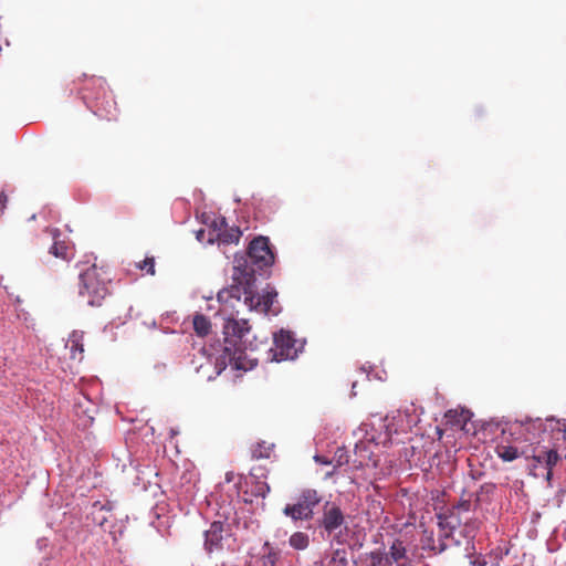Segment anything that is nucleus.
I'll use <instances>...</instances> for the list:
<instances>
[{"label": "nucleus", "instance_id": "1", "mask_svg": "<svg viewBox=\"0 0 566 566\" xmlns=\"http://www.w3.org/2000/svg\"><path fill=\"white\" fill-rule=\"evenodd\" d=\"M502 433L503 436L509 433L514 442H528L531 446H536L532 458L538 463H544L549 475L552 468L559 460L557 450L566 441V424L555 418L516 420L506 423L502 428Z\"/></svg>", "mask_w": 566, "mask_h": 566}, {"label": "nucleus", "instance_id": "4", "mask_svg": "<svg viewBox=\"0 0 566 566\" xmlns=\"http://www.w3.org/2000/svg\"><path fill=\"white\" fill-rule=\"evenodd\" d=\"M78 94L85 105L98 117L111 120L116 117L117 108L114 97L103 77L83 74Z\"/></svg>", "mask_w": 566, "mask_h": 566}, {"label": "nucleus", "instance_id": "17", "mask_svg": "<svg viewBox=\"0 0 566 566\" xmlns=\"http://www.w3.org/2000/svg\"><path fill=\"white\" fill-rule=\"evenodd\" d=\"M282 552L273 546L270 542H265L262 546L261 563L262 566H276L281 559Z\"/></svg>", "mask_w": 566, "mask_h": 566}, {"label": "nucleus", "instance_id": "28", "mask_svg": "<svg viewBox=\"0 0 566 566\" xmlns=\"http://www.w3.org/2000/svg\"><path fill=\"white\" fill-rule=\"evenodd\" d=\"M136 266L142 271H146L147 274H155V259L153 256L146 258L144 261L138 262Z\"/></svg>", "mask_w": 566, "mask_h": 566}, {"label": "nucleus", "instance_id": "20", "mask_svg": "<svg viewBox=\"0 0 566 566\" xmlns=\"http://www.w3.org/2000/svg\"><path fill=\"white\" fill-rule=\"evenodd\" d=\"M192 325H193V329H195L196 334L199 337L207 336L211 331L210 319L201 313H197L193 316Z\"/></svg>", "mask_w": 566, "mask_h": 566}, {"label": "nucleus", "instance_id": "30", "mask_svg": "<svg viewBox=\"0 0 566 566\" xmlns=\"http://www.w3.org/2000/svg\"><path fill=\"white\" fill-rule=\"evenodd\" d=\"M8 203V197L3 191H0V216L3 214Z\"/></svg>", "mask_w": 566, "mask_h": 566}, {"label": "nucleus", "instance_id": "18", "mask_svg": "<svg viewBox=\"0 0 566 566\" xmlns=\"http://www.w3.org/2000/svg\"><path fill=\"white\" fill-rule=\"evenodd\" d=\"M526 451L516 446L500 443L496 447V454L503 461L511 462L525 454Z\"/></svg>", "mask_w": 566, "mask_h": 566}, {"label": "nucleus", "instance_id": "7", "mask_svg": "<svg viewBox=\"0 0 566 566\" xmlns=\"http://www.w3.org/2000/svg\"><path fill=\"white\" fill-rule=\"evenodd\" d=\"M322 496L314 489L301 491L293 504H286L283 513L293 521H310L313 518L315 507L321 503Z\"/></svg>", "mask_w": 566, "mask_h": 566}, {"label": "nucleus", "instance_id": "12", "mask_svg": "<svg viewBox=\"0 0 566 566\" xmlns=\"http://www.w3.org/2000/svg\"><path fill=\"white\" fill-rule=\"evenodd\" d=\"M216 229H218L217 239L221 244H238L242 235V231L239 227H228L226 218H220L213 222Z\"/></svg>", "mask_w": 566, "mask_h": 566}, {"label": "nucleus", "instance_id": "22", "mask_svg": "<svg viewBox=\"0 0 566 566\" xmlns=\"http://www.w3.org/2000/svg\"><path fill=\"white\" fill-rule=\"evenodd\" d=\"M448 423L453 426H463L469 420V411L450 409L444 413Z\"/></svg>", "mask_w": 566, "mask_h": 566}, {"label": "nucleus", "instance_id": "26", "mask_svg": "<svg viewBox=\"0 0 566 566\" xmlns=\"http://www.w3.org/2000/svg\"><path fill=\"white\" fill-rule=\"evenodd\" d=\"M93 514L99 513L101 516H94V521L101 526L104 527L105 523L107 522V516L105 514H102L104 512L109 513L111 507H107L106 505L102 504L101 502H95L93 504Z\"/></svg>", "mask_w": 566, "mask_h": 566}, {"label": "nucleus", "instance_id": "2", "mask_svg": "<svg viewBox=\"0 0 566 566\" xmlns=\"http://www.w3.org/2000/svg\"><path fill=\"white\" fill-rule=\"evenodd\" d=\"M233 284L218 292L217 298L220 303H230L232 300L240 301L243 296L244 304L250 311L263 314L277 315L279 306H275L277 292L273 287H266L262 294H254L252 286L255 282V271L243 256L234 258Z\"/></svg>", "mask_w": 566, "mask_h": 566}, {"label": "nucleus", "instance_id": "6", "mask_svg": "<svg viewBox=\"0 0 566 566\" xmlns=\"http://www.w3.org/2000/svg\"><path fill=\"white\" fill-rule=\"evenodd\" d=\"M416 411L415 405L411 403L386 416L381 423L384 432H379L373 440L384 447L391 444L394 436L409 432L419 422Z\"/></svg>", "mask_w": 566, "mask_h": 566}, {"label": "nucleus", "instance_id": "14", "mask_svg": "<svg viewBox=\"0 0 566 566\" xmlns=\"http://www.w3.org/2000/svg\"><path fill=\"white\" fill-rule=\"evenodd\" d=\"M84 335L82 332L73 331L66 342V348L70 350L71 359H83L84 354V344H83Z\"/></svg>", "mask_w": 566, "mask_h": 566}, {"label": "nucleus", "instance_id": "19", "mask_svg": "<svg viewBox=\"0 0 566 566\" xmlns=\"http://www.w3.org/2000/svg\"><path fill=\"white\" fill-rule=\"evenodd\" d=\"M495 491V484L484 483L480 485L479 490L473 493L474 507H479L483 503H489Z\"/></svg>", "mask_w": 566, "mask_h": 566}, {"label": "nucleus", "instance_id": "24", "mask_svg": "<svg viewBox=\"0 0 566 566\" xmlns=\"http://www.w3.org/2000/svg\"><path fill=\"white\" fill-rule=\"evenodd\" d=\"M326 566H348L347 552L344 548L334 549L327 556Z\"/></svg>", "mask_w": 566, "mask_h": 566}, {"label": "nucleus", "instance_id": "9", "mask_svg": "<svg viewBox=\"0 0 566 566\" xmlns=\"http://www.w3.org/2000/svg\"><path fill=\"white\" fill-rule=\"evenodd\" d=\"M300 348L293 334L281 329L273 336V346L268 350V360L280 363L294 359L297 357Z\"/></svg>", "mask_w": 566, "mask_h": 566}, {"label": "nucleus", "instance_id": "29", "mask_svg": "<svg viewBox=\"0 0 566 566\" xmlns=\"http://www.w3.org/2000/svg\"><path fill=\"white\" fill-rule=\"evenodd\" d=\"M270 492V485L266 482L258 481L253 489V494L255 496L265 497Z\"/></svg>", "mask_w": 566, "mask_h": 566}, {"label": "nucleus", "instance_id": "16", "mask_svg": "<svg viewBox=\"0 0 566 566\" xmlns=\"http://www.w3.org/2000/svg\"><path fill=\"white\" fill-rule=\"evenodd\" d=\"M386 555L389 556V560L392 562V566H406L408 562L406 546L403 545V542L399 539L394 541Z\"/></svg>", "mask_w": 566, "mask_h": 566}, {"label": "nucleus", "instance_id": "10", "mask_svg": "<svg viewBox=\"0 0 566 566\" xmlns=\"http://www.w3.org/2000/svg\"><path fill=\"white\" fill-rule=\"evenodd\" d=\"M346 524V516L342 507L332 501L324 503L322 514L317 520V525L322 530V534L334 536V539L339 541L337 531Z\"/></svg>", "mask_w": 566, "mask_h": 566}, {"label": "nucleus", "instance_id": "11", "mask_svg": "<svg viewBox=\"0 0 566 566\" xmlns=\"http://www.w3.org/2000/svg\"><path fill=\"white\" fill-rule=\"evenodd\" d=\"M224 524L220 521H214L210 527L205 531V549L211 554L221 551L223 545Z\"/></svg>", "mask_w": 566, "mask_h": 566}, {"label": "nucleus", "instance_id": "5", "mask_svg": "<svg viewBox=\"0 0 566 566\" xmlns=\"http://www.w3.org/2000/svg\"><path fill=\"white\" fill-rule=\"evenodd\" d=\"M78 280V295L85 297L90 306H101L111 294V273L103 266H88L80 273Z\"/></svg>", "mask_w": 566, "mask_h": 566}, {"label": "nucleus", "instance_id": "13", "mask_svg": "<svg viewBox=\"0 0 566 566\" xmlns=\"http://www.w3.org/2000/svg\"><path fill=\"white\" fill-rule=\"evenodd\" d=\"M53 238V244L50 247L49 252L62 260H69L72 255V247L69 241L61 239V232L59 229L50 230Z\"/></svg>", "mask_w": 566, "mask_h": 566}, {"label": "nucleus", "instance_id": "23", "mask_svg": "<svg viewBox=\"0 0 566 566\" xmlns=\"http://www.w3.org/2000/svg\"><path fill=\"white\" fill-rule=\"evenodd\" d=\"M273 448H274V444L266 443L265 441H261V442L255 443L251 448L252 459H255V460L269 459Z\"/></svg>", "mask_w": 566, "mask_h": 566}, {"label": "nucleus", "instance_id": "32", "mask_svg": "<svg viewBox=\"0 0 566 566\" xmlns=\"http://www.w3.org/2000/svg\"><path fill=\"white\" fill-rule=\"evenodd\" d=\"M356 385H357L356 381H354L353 385H352L353 395H356V392H355Z\"/></svg>", "mask_w": 566, "mask_h": 566}, {"label": "nucleus", "instance_id": "8", "mask_svg": "<svg viewBox=\"0 0 566 566\" xmlns=\"http://www.w3.org/2000/svg\"><path fill=\"white\" fill-rule=\"evenodd\" d=\"M242 256L247 259L248 264L255 272L270 268L274 263V253L270 247V240L263 235L254 238L249 243L247 255Z\"/></svg>", "mask_w": 566, "mask_h": 566}, {"label": "nucleus", "instance_id": "21", "mask_svg": "<svg viewBox=\"0 0 566 566\" xmlns=\"http://www.w3.org/2000/svg\"><path fill=\"white\" fill-rule=\"evenodd\" d=\"M366 562V566H392V562L389 560V556L386 555V552L380 549H376L367 554Z\"/></svg>", "mask_w": 566, "mask_h": 566}, {"label": "nucleus", "instance_id": "3", "mask_svg": "<svg viewBox=\"0 0 566 566\" xmlns=\"http://www.w3.org/2000/svg\"><path fill=\"white\" fill-rule=\"evenodd\" d=\"M250 333L247 319L228 318L223 324V345L221 354L216 358V375H220L228 365L238 370H251L258 364V358L248 353L245 337Z\"/></svg>", "mask_w": 566, "mask_h": 566}, {"label": "nucleus", "instance_id": "15", "mask_svg": "<svg viewBox=\"0 0 566 566\" xmlns=\"http://www.w3.org/2000/svg\"><path fill=\"white\" fill-rule=\"evenodd\" d=\"M439 526L440 533L438 539L436 541L431 538V544H429L430 549L434 553H442L446 551L448 547L446 541L451 536V528L448 527V523L441 516H439Z\"/></svg>", "mask_w": 566, "mask_h": 566}, {"label": "nucleus", "instance_id": "31", "mask_svg": "<svg viewBox=\"0 0 566 566\" xmlns=\"http://www.w3.org/2000/svg\"><path fill=\"white\" fill-rule=\"evenodd\" d=\"M472 565H473V566H485V565H486V562H485V560H479V559H476V560L472 562Z\"/></svg>", "mask_w": 566, "mask_h": 566}, {"label": "nucleus", "instance_id": "25", "mask_svg": "<svg viewBox=\"0 0 566 566\" xmlns=\"http://www.w3.org/2000/svg\"><path fill=\"white\" fill-rule=\"evenodd\" d=\"M289 544L294 549L303 551L308 547L310 537L304 532H295L290 536Z\"/></svg>", "mask_w": 566, "mask_h": 566}, {"label": "nucleus", "instance_id": "27", "mask_svg": "<svg viewBox=\"0 0 566 566\" xmlns=\"http://www.w3.org/2000/svg\"><path fill=\"white\" fill-rule=\"evenodd\" d=\"M458 507L463 511H470L472 509H475L473 493L463 491L461 494L460 501L458 503Z\"/></svg>", "mask_w": 566, "mask_h": 566}]
</instances>
